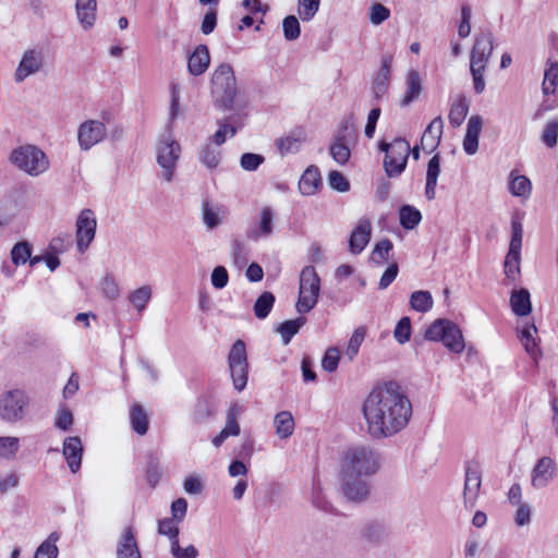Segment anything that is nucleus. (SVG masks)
I'll list each match as a JSON object with an SVG mask.
<instances>
[{"instance_id":"nucleus-47","label":"nucleus","mask_w":558,"mask_h":558,"mask_svg":"<svg viewBox=\"0 0 558 558\" xmlns=\"http://www.w3.org/2000/svg\"><path fill=\"white\" fill-rule=\"evenodd\" d=\"M231 257L238 267H243L248 260V250L244 241L234 239L231 242Z\"/></svg>"},{"instance_id":"nucleus-56","label":"nucleus","mask_w":558,"mask_h":558,"mask_svg":"<svg viewBox=\"0 0 558 558\" xmlns=\"http://www.w3.org/2000/svg\"><path fill=\"white\" fill-rule=\"evenodd\" d=\"M170 554L173 558H197L199 555L197 548L194 545H189L182 548L179 544V539L171 542Z\"/></svg>"},{"instance_id":"nucleus-3","label":"nucleus","mask_w":558,"mask_h":558,"mask_svg":"<svg viewBox=\"0 0 558 558\" xmlns=\"http://www.w3.org/2000/svg\"><path fill=\"white\" fill-rule=\"evenodd\" d=\"M211 93L223 109L231 110L235 107L236 78L230 64L222 63L215 69L211 76Z\"/></svg>"},{"instance_id":"nucleus-48","label":"nucleus","mask_w":558,"mask_h":558,"mask_svg":"<svg viewBox=\"0 0 558 558\" xmlns=\"http://www.w3.org/2000/svg\"><path fill=\"white\" fill-rule=\"evenodd\" d=\"M32 254L31 244L26 241L17 242L11 251V259L15 266L24 265Z\"/></svg>"},{"instance_id":"nucleus-50","label":"nucleus","mask_w":558,"mask_h":558,"mask_svg":"<svg viewBox=\"0 0 558 558\" xmlns=\"http://www.w3.org/2000/svg\"><path fill=\"white\" fill-rule=\"evenodd\" d=\"M179 523L172 518H165L158 521L157 531L160 535L169 538V542L179 539Z\"/></svg>"},{"instance_id":"nucleus-37","label":"nucleus","mask_w":558,"mask_h":558,"mask_svg":"<svg viewBox=\"0 0 558 558\" xmlns=\"http://www.w3.org/2000/svg\"><path fill=\"white\" fill-rule=\"evenodd\" d=\"M399 218L401 226L407 230L414 229L422 220V215L418 209L411 205H403L399 210Z\"/></svg>"},{"instance_id":"nucleus-4","label":"nucleus","mask_w":558,"mask_h":558,"mask_svg":"<svg viewBox=\"0 0 558 558\" xmlns=\"http://www.w3.org/2000/svg\"><path fill=\"white\" fill-rule=\"evenodd\" d=\"M10 160L17 169L32 177H38L49 168V159L44 150L31 144L13 149Z\"/></svg>"},{"instance_id":"nucleus-7","label":"nucleus","mask_w":558,"mask_h":558,"mask_svg":"<svg viewBox=\"0 0 558 558\" xmlns=\"http://www.w3.org/2000/svg\"><path fill=\"white\" fill-rule=\"evenodd\" d=\"M379 149L386 154L384 169L389 178L399 177L405 169L410 144L403 138H396L392 143L380 142Z\"/></svg>"},{"instance_id":"nucleus-21","label":"nucleus","mask_w":558,"mask_h":558,"mask_svg":"<svg viewBox=\"0 0 558 558\" xmlns=\"http://www.w3.org/2000/svg\"><path fill=\"white\" fill-rule=\"evenodd\" d=\"M210 64V54L206 45H198L187 60L189 73L193 76L202 75Z\"/></svg>"},{"instance_id":"nucleus-54","label":"nucleus","mask_w":558,"mask_h":558,"mask_svg":"<svg viewBox=\"0 0 558 558\" xmlns=\"http://www.w3.org/2000/svg\"><path fill=\"white\" fill-rule=\"evenodd\" d=\"M558 140V120L554 119L548 121L543 130L542 133V141L543 143L551 148L555 147Z\"/></svg>"},{"instance_id":"nucleus-44","label":"nucleus","mask_w":558,"mask_h":558,"mask_svg":"<svg viewBox=\"0 0 558 558\" xmlns=\"http://www.w3.org/2000/svg\"><path fill=\"white\" fill-rule=\"evenodd\" d=\"M275 295L271 292L265 291L263 292L256 300L254 304V314L257 318L264 319L266 318L274 304H275Z\"/></svg>"},{"instance_id":"nucleus-23","label":"nucleus","mask_w":558,"mask_h":558,"mask_svg":"<svg viewBox=\"0 0 558 558\" xmlns=\"http://www.w3.org/2000/svg\"><path fill=\"white\" fill-rule=\"evenodd\" d=\"M444 130V121L441 117H436L425 129L422 138L421 147L426 153H432L439 144Z\"/></svg>"},{"instance_id":"nucleus-60","label":"nucleus","mask_w":558,"mask_h":558,"mask_svg":"<svg viewBox=\"0 0 558 558\" xmlns=\"http://www.w3.org/2000/svg\"><path fill=\"white\" fill-rule=\"evenodd\" d=\"M513 257L514 258L512 259L510 253L508 252L504 265L505 275L511 281H515L518 276L520 275L521 255H517Z\"/></svg>"},{"instance_id":"nucleus-19","label":"nucleus","mask_w":558,"mask_h":558,"mask_svg":"<svg viewBox=\"0 0 558 558\" xmlns=\"http://www.w3.org/2000/svg\"><path fill=\"white\" fill-rule=\"evenodd\" d=\"M63 456L72 473H76L82 463L83 446L80 437L73 436L64 439Z\"/></svg>"},{"instance_id":"nucleus-57","label":"nucleus","mask_w":558,"mask_h":558,"mask_svg":"<svg viewBox=\"0 0 558 558\" xmlns=\"http://www.w3.org/2000/svg\"><path fill=\"white\" fill-rule=\"evenodd\" d=\"M330 155L336 162L339 165H344L349 161L351 151L345 144L341 143L340 141H336L330 146Z\"/></svg>"},{"instance_id":"nucleus-42","label":"nucleus","mask_w":558,"mask_h":558,"mask_svg":"<svg viewBox=\"0 0 558 558\" xmlns=\"http://www.w3.org/2000/svg\"><path fill=\"white\" fill-rule=\"evenodd\" d=\"M151 299V288L149 286H143L129 295L130 303L134 306L137 312H143Z\"/></svg>"},{"instance_id":"nucleus-30","label":"nucleus","mask_w":558,"mask_h":558,"mask_svg":"<svg viewBox=\"0 0 558 558\" xmlns=\"http://www.w3.org/2000/svg\"><path fill=\"white\" fill-rule=\"evenodd\" d=\"M198 159L206 168L215 169L220 162L221 149L207 141L198 150Z\"/></svg>"},{"instance_id":"nucleus-22","label":"nucleus","mask_w":558,"mask_h":558,"mask_svg":"<svg viewBox=\"0 0 558 558\" xmlns=\"http://www.w3.org/2000/svg\"><path fill=\"white\" fill-rule=\"evenodd\" d=\"M275 213L269 206H265L259 211V221L256 228L247 231V238L258 241L260 238H267L272 233Z\"/></svg>"},{"instance_id":"nucleus-61","label":"nucleus","mask_w":558,"mask_h":558,"mask_svg":"<svg viewBox=\"0 0 558 558\" xmlns=\"http://www.w3.org/2000/svg\"><path fill=\"white\" fill-rule=\"evenodd\" d=\"M328 183L331 189L341 193L348 192L350 190V182L341 172L337 170L329 172Z\"/></svg>"},{"instance_id":"nucleus-35","label":"nucleus","mask_w":558,"mask_h":558,"mask_svg":"<svg viewBox=\"0 0 558 558\" xmlns=\"http://www.w3.org/2000/svg\"><path fill=\"white\" fill-rule=\"evenodd\" d=\"M130 421L132 428L138 434V435H145L148 430V417L140 404H134L131 408L130 411Z\"/></svg>"},{"instance_id":"nucleus-18","label":"nucleus","mask_w":558,"mask_h":558,"mask_svg":"<svg viewBox=\"0 0 558 558\" xmlns=\"http://www.w3.org/2000/svg\"><path fill=\"white\" fill-rule=\"evenodd\" d=\"M305 140V131L301 128H296L290 131L286 136L276 140L275 144L281 155H288L298 153Z\"/></svg>"},{"instance_id":"nucleus-33","label":"nucleus","mask_w":558,"mask_h":558,"mask_svg":"<svg viewBox=\"0 0 558 558\" xmlns=\"http://www.w3.org/2000/svg\"><path fill=\"white\" fill-rule=\"evenodd\" d=\"M522 238H523V226L521 218L519 215H515L512 217L511 220V240L509 244V253L511 255V258L513 259V256L521 255V247H522Z\"/></svg>"},{"instance_id":"nucleus-49","label":"nucleus","mask_w":558,"mask_h":558,"mask_svg":"<svg viewBox=\"0 0 558 558\" xmlns=\"http://www.w3.org/2000/svg\"><path fill=\"white\" fill-rule=\"evenodd\" d=\"M320 0H298V14L304 22L311 21L319 10Z\"/></svg>"},{"instance_id":"nucleus-25","label":"nucleus","mask_w":558,"mask_h":558,"mask_svg":"<svg viewBox=\"0 0 558 558\" xmlns=\"http://www.w3.org/2000/svg\"><path fill=\"white\" fill-rule=\"evenodd\" d=\"M117 558H142L132 527H125L117 547Z\"/></svg>"},{"instance_id":"nucleus-14","label":"nucleus","mask_w":558,"mask_h":558,"mask_svg":"<svg viewBox=\"0 0 558 558\" xmlns=\"http://www.w3.org/2000/svg\"><path fill=\"white\" fill-rule=\"evenodd\" d=\"M557 474V464L550 457L537 460L531 471V485L535 489H543L549 485Z\"/></svg>"},{"instance_id":"nucleus-20","label":"nucleus","mask_w":558,"mask_h":558,"mask_svg":"<svg viewBox=\"0 0 558 558\" xmlns=\"http://www.w3.org/2000/svg\"><path fill=\"white\" fill-rule=\"evenodd\" d=\"M371 221L368 219L360 220L349 240V248L352 254H360L365 248L371 240Z\"/></svg>"},{"instance_id":"nucleus-5","label":"nucleus","mask_w":558,"mask_h":558,"mask_svg":"<svg viewBox=\"0 0 558 558\" xmlns=\"http://www.w3.org/2000/svg\"><path fill=\"white\" fill-rule=\"evenodd\" d=\"M424 337L429 341H440L453 353H461L465 343L461 329L454 323L439 318L433 322L425 330Z\"/></svg>"},{"instance_id":"nucleus-63","label":"nucleus","mask_w":558,"mask_h":558,"mask_svg":"<svg viewBox=\"0 0 558 558\" xmlns=\"http://www.w3.org/2000/svg\"><path fill=\"white\" fill-rule=\"evenodd\" d=\"M514 512V523L518 526H526L531 523L532 508L529 504L517 505Z\"/></svg>"},{"instance_id":"nucleus-45","label":"nucleus","mask_w":558,"mask_h":558,"mask_svg":"<svg viewBox=\"0 0 558 558\" xmlns=\"http://www.w3.org/2000/svg\"><path fill=\"white\" fill-rule=\"evenodd\" d=\"M366 336V328L364 326L357 327L348 343V347L345 349V356L352 361L359 353L360 347L363 343Z\"/></svg>"},{"instance_id":"nucleus-24","label":"nucleus","mask_w":558,"mask_h":558,"mask_svg":"<svg viewBox=\"0 0 558 558\" xmlns=\"http://www.w3.org/2000/svg\"><path fill=\"white\" fill-rule=\"evenodd\" d=\"M76 16L84 31L90 29L96 22L97 2L96 0H76Z\"/></svg>"},{"instance_id":"nucleus-31","label":"nucleus","mask_w":558,"mask_h":558,"mask_svg":"<svg viewBox=\"0 0 558 558\" xmlns=\"http://www.w3.org/2000/svg\"><path fill=\"white\" fill-rule=\"evenodd\" d=\"M274 425L276 435L280 439L289 438L294 432V418L289 411H281L275 415Z\"/></svg>"},{"instance_id":"nucleus-38","label":"nucleus","mask_w":558,"mask_h":558,"mask_svg":"<svg viewBox=\"0 0 558 558\" xmlns=\"http://www.w3.org/2000/svg\"><path fill=\"white\" fill-rule=\"evenodd\" d=\"M536 331L537 329L534 324L526 325L520 331V341L522 342L526 353L533 359H536L538 353L537 343L534 338Z\"/></svg>"},{"instance_id":"nucleus-58","label":"nucleus","mask_w":558,"mask_h":558,"mask_svg":"<svg viewBox=\"0 0 558 558\" xmlns=\"http://www.w3.org/2000/svg\"><path fill=\"white\" fill-rule=\"evenodd\" d=\"M395 339L400 343L403 344L407 341L410 340L411 337V320L409 317H402L393 331Z\"/></svg>"},{"instance_id":"nucleus-17","label":"nucleus","mask_w":558,"mask_h":558,"mask_svg":"<svg viewBox=\"0 0 558 558\" xmlns=\"http://www.w3.org/2000/svg\"><path fill=\"white\" fill-rule=\"evenodd\" d=\"M43 65V53L39 50H26L15 71L14 78L16 82H23L29 75L37 73Z\"/></svg>"},{"instance_id":"nucleus-59","label":"nucleus","mask_w":558,"mask_h":558,"mask_svg":"<svg viewBox=\"0 0 558 558\" xmlns=\"http://www.w3.org/2000/svg\"><path fill=\"white\" fill-rule=\"evenodd\" d=\"M389 80L390 75L377 72L372 86V92L376 99H380L387 93Z\"/></svg>"},{"instance_id":"nucleus-27","label":"nucleus","mask_w":558,"mask_h":558,"mask_svg":"<svg viewBox=\"0 0 558 558\" xmlns=\"http://www.w3.org/2000/svg\"><path fill=\"white\" fill-rule=\"evenodd\" d=\"M422 93V78L417 71L411 70L405 76V93L400 105L405 107L418 98Z\"/></svg>"},{"instance_id":"nucleus-9","label":"nucleus","mask_w":558,"mask_h":558,"mask_svg":"<svg viewBox=\"0 0 558 558\" xmlns=\"http://www.w3.org/2000/svg\"><path fill=\"white\" fill-rule=\"evenodd\" d=\"M228 366L234 389L242 391L246 387L248 378V362L244 341L239 339L232 344L228 354Z\"/></svg>"},{"instance_id":"nucleus-26","label":"nucleus","mask_w":558,"mask_h":558,"mask_svg":"<svg viewBox=\"0 0 558 558\" xmlns=\"http://www.w3.org/2000/svg\"><path fill=\"white\" fill-rule=\"evenodd\" d=\"M322 186V177L317 167L310 166L299 181V190L303 195H314Z\"/></svg>"},{"instance_id":"nucleus-43","label":"nucleus","mask_w":558,"mask_h":558,"mask_svg":"<svg viewBox=\"0 0 558 558\" xmlns=\"http://www.w3.org/2000/svg\"><path fill=\"white\" fill-rule=\"evenodd\" d=\"M242 412V407L238 403H233L227 412V422L226 426L222 428L223 433H227V437L238 436L240 434V425L238 423V417Z\"/></svg>"},{"instance_id":"nucleus-28","label":"nucleus","mask_w":558,"mask_h":558,"mask_svg":"<svg viewBox=\"0 0 558 558\" xmlns=\"http://www.w3.org/2000/svg\"><path fill=\"white\" fill-rule=\"evenodd\" d=\"M440 173V157L433 156L427 163L425 196L428 201L436 197L437 180Z\"/></svg>"},{"instance_id":"nucleus-8","label":"nucleus","mask_w":558,"mask_h":558,"mask_svg":"<svg viewBox=\"0 0 558 558\" xmlns=\"http://www.w3.org/2000/svg\"><path fill=\"white\" fill-rule=\"evenodd\" d=\"M181 155L180 144L172 137L166 134L159 141L156 148L157 163L162 169L161 177L167 182H171L174 175L177 162Z\"/></svg>"},{"instance_id":"nucleus-34","label":"nucleus","mask_w":558,"mask_h":558,"mask_svg":"<svg viewBox=\"0 0 558 558\" xmlns=\"http://www.w3.org/2000/svg\"><path fill=\"white\" fill-rule=\"evenodd\" d=\"M305 323L306 318L301 316L280 324L276 330L280 333L283 344L290 343L291 339L299 332Z\"/></svg>"},{"instance_id":"nucleus-10","label":"nucleus","mask_w":558,"mask_h":558,"mask_svg":"<svg viewBox=\"0 0 558 558\" xmlns=\"http://www.w3.org/2000/svg\"><path fill=\"white\" fill-rule=\"evenodd\" d=\"M27 405L28 397L24 391L10 390L0 397V417L9 423L19 422L24 417Z\"/></svg>"},{"instance_id":"nucleus-15","label":"nucleus","mask_w":558,"mask_h":558,"mask_svg":"<svg viewBox=\"0 0 558 558\" xmlns=\"http://www.w3.org/2000/svg\"><path fill=\"white\" fill-rule=\"evenodd\" d=\"M493 39L492 32H482L476 35L471 50L470 64L487 66L493 53Z\"/></svg>"},{"instance_id":"nucleus-12","label":"nucleus","mask_w":558,"mask_h":558,"mask_svg":"<svg viewBox=\"0 0 558 558\" xmlns=\"http://www.w3.org/2000/svg\"><path fill=\"white\" fill-rule=\"evenodd\" d=\"M482 486V470L478 463H469L465 468L463 500L466 508H474Z\"/></svg>"},{"instance_id":"nucleus-64","label":"nucleus","mask_w":558,"mask_h":558,"mask_svg":"<svg viewBox=\"0 0 558 558\" xmlns=\"http://www.w3.org/2000/svg\"><path fill=\"white\" fill-rule=\"evenodd\" d=\"M390 16V11L380 3H374L371 7L369 21L374 25H379Z\"/></svg>"},{"instance_id":"nucleus-53","label":"nucleus","mask_w":558,"mask_h":558,"mask_svg":"<svg viewBox=\"0 0 558 558\" xmlns=\"http://www.w3.org/2000/svg\"><path fill=\"white\" fill-rule=\"evenodd\" d=\"M340 361V350L337 347H330L326 350L322 360V367L328 373L337 369Z\"/></svg>"},{"instance_id":"nucleus-32","label":"nucleus","mask_w":558,"mask_h":558,"mask_svg":"<svg viewBox=\"0 0 558 558\" xmlns=\"http://www.w3.org/2000/svg\"><path fill=\"white\" fill-rule=\"evenodd\" d=\"M469 112V102L463 95L458 96V98L452 102L448 119L450 124L453 128L460 126L464 121L466 114Z\"/></svg>"},{"instance_id":"nucleus-11","label":"nucleus","mask_w":558,"mask_h":558,"mask_svg":"<svg viewBox=\"0 0 558 558\" xmlns=\"http://www.w3.org/2000/svg\"><path fill=\"white\" fill-rule=\"evenodd\" d=\"M107 137V126L95 119L85 120L77 128V142L81 150L87 151Z\"/></svg>"},{"instance_id":"nucleus-29","label":"nucleus","mask_w":558,"mask_h":558,"mask_svg":"<svg viewBox=\"0 0 558 558\" xmlns=\"http://www.w3.org/2000/svg\"><path fill=\"white\" fill-rule=\"evenodd\" d=\"M510 306L518 316H527L532 312L530 292L526 289L513 290L510 296Z\"/></svg>"},{"instance_id":"nucleus-41","label":"nucleus","mask_w":558,"mask_h":558,"mask_svg":"<svg viewBox=\"0 0 558 558\" xmlns=\"http://www.w3.org/2000/svg\"><path fill=\"white\" fill-rule=\"evenodd\" d=\"M59 538V533L52 532L48 538L39 545L35 553V558H57L59 553L57 542Z\"/></svg>"},{"instance_id":"nucleus-13","label":"nucleus","mask_w":558,"mask_h":558,"mask_svg":"<svg viewBox=\"0 0 558 558\" xmlns=\"http://www.w3.org/2000/svg\"><path fill=\"white\" fill-rule=\"evenodd\" d=\"M97 221L90 209L80 213L76 220V243L80 252H84L93 242L96 233Z\"/></svg>"},{"instance_id":"nucleus-1","label":"nucleus","mask_w":558,"mask_h":558,"mask_svg":"<svg viewBox=\"0 0 558 558\" xmlns=\"http://www.w3.org/2000/svg\"><path fill=\"white\" fill-rule=\"evenodd\" d=\"M363 412L369 435L380 439L396 435L408 425L412 405L398 384L388 383L371 391Z\"/></svg>"},{"instance_id":"nucleus-40","label":"nucleus","mask_w":558,"mask_h":558,"mask_svg":"<svg viewBox=\"0 0 558 558\" xmlns=\"http://www.w3.org/2000/svg\"><path fill=\"white\" fill-rule=\"evenodd\" d=\"M433 304V296L428 291H414L410 296V305L416 312L426 313L432 310Z\"/></svg>"},{"instance_id":"nucleus-2","label":"nucleus","mask_w":558,"mask_h":558,"mask_svg":"<svg viewBox=\"0 0 558 558\" xmlns=\"http://www.w3.org/2000/svg\"><path fill=\"white\" fill-rule=\"evenodd\" d=\"M380 466V454L372 446L356 444L349 446L340 462V487L344 497L360 502L367 498L369 484L366 477L374 475Z\"/></svg>"},{"instance_id":"nucleus-46","label":"nucleus","mask_w":558,"mask_h":558,"mask_svg":"<svg viewBox=\"0 0 558 558\" xmlns=\"http://www.w3.org/2000/svg\"><path fill=\"white\" fill-rule=\"evenodd\" d=\"M202 216L208 229H215L221 223L220 208L211 206L208 202L203 203Z\"/></svg>"},{"instance_id":"nucleus-6","label":"nucleus","mask_w":558,"mask_h":558,"mask_svg":"<svg viewBox=\"0 0 558 558\" xmlns=\"http://www.w3.org/2000/svg\"><path fill=\"white\" fill-rule=\"evenodd\" d=\"M320 292V279L313 266H305L300 274L299 299L295 310L300 314L315 307Z\"/></svg>"},{"instance_id":"nucleus-36","label":"nucleus","mask_w":558,"mask_h":558,"mask_svg":"<svg viewBox=\"0 0 558 558\" xmlns=\"http://www.w3.org/2000/svg\"><path fill=\"white\" fill-rule=\"evenodd\" d=\"M558 82V61L548 60L542 89L545 95L554 94Z\"/></svg>"},{"instance_id":"nucleus-55","label":"nucleus","mask_w":558,"mask_h":558,"mask_svg":"<svg viewBox=\"0 0 558 558\" xmlns=\"http://www.w3.org/2000/svg\"><path fill=\"white\" fill-rule=\"evenodd\" d=\"M20 449V439L17 437H0V456L12 458Z\"/></svg>"},{"instance_id":"nucleus-62","label":"nucleus","mask_w":558,"mask_h":558,"mask_svg":"<svg viewBox=\"0 0 558 558\" xmlns=\"http://www.w3.org/2000/svg\"><path fill=\"white\" fill-rule=\"evenodd\" d=\"M264 160V156L259 154L245 153L241 156L240 165L246 171H255Z\"/></svg>"},{"instance_id":"nucleus-51","label":"nucleus","mask_w":558,"mask_h":558,"mask_svg":"<svg viewBox=\"0 0 558 558\" xmlns=\"http://www.w3.org/2000/svg\"><path fill=\"white\" fill-rule=\"evenodd\" d=\"M392 242L388 239L379 241L372 252V260L378 265H383L389 258V252L392 250Z\"/></svg>"},{"instance_id":"nucleus-39","label":"nucleus","mask_w":558,"mask_h":558,"mask_svg":"<svg viewBox=\"0 0 558 558\" xmlns=\"http://www.w3.org/2000/svg\"><path fill=\"white\" fill-rule=\"evenodd\" d=\"M531 181L525 175L510 174L509 191L512 195L527 198L531 194Z\"/></svg>"},{"instance_id":"nucleus-16","label":"nucleus","mask_w":558,"mask_h":558,"mask_svg":"<svg viewBox=\"0 0 558 558\" xmlns=\"http://www.w3.org/2000/svg\"><path fill=\"white\" fill-rule=\"evenodd\" d=\"M219 129L208 138L217 147H220L228 137H233L244 125V117L241 114H231L223 120L218 121Z\"/></svg>"},{"instance_id":"nucleus-52","label":"nucleus","mask_w":558,"mask_h":558,"mask_svg":"<svg viewBox=\"0 0 558 558\" xmlns=\"http://www.w3.org/2000/svg\"><path fill=\"white\" fill-rule=\"evenodd\" d=\"M283 35L287 40H295L300 37L301 28L299 20L294 15H289L282 21Z\"/></svg>"}]
</instances>
